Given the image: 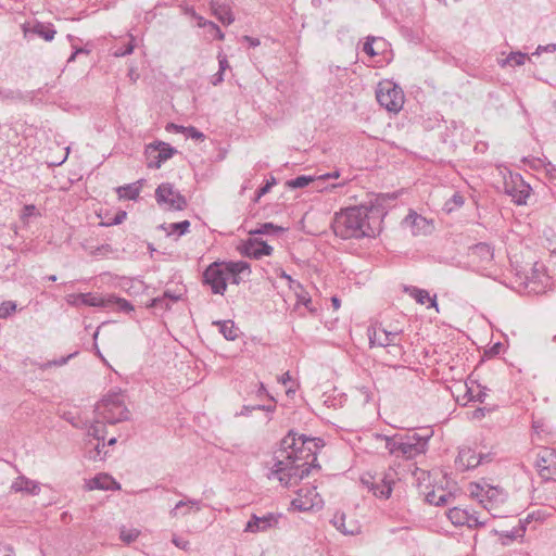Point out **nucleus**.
<instances>
[{
  "label": "nucleus",
  "instance_id": "nucleus-55",
  "mask_svg": "<svg viewBox=\"0 0 556 556\" xmlns=\"http://www.w3.org/2000/svg\"><path fill=\"white\" fill-rule=\"evenodd\" d=\"M134 51V45L131 41H129L125 47L118 48L115 50L114 55L115 56H126Z\"/></svg>",
  "mask_w": 556,
  "mask_h": 556
},
{
  "label": "nucleus",
  "instance_id": "nucleus-41",
  "mask_svg": "<svg viewBox=\"0 0 556 556\" xmlns=\"http://www.w3.org/2000/svg\"><path fill=\"white\" fill-rule=\"evenodd\" d=\"M464 204V198L458 192L454 193L450 200H447L444 204V208L447 212H452L455 208H459Z\"/></svg>",
  "mask_w": 556,
  "mask_h": 556
},
{
  "label": "nucleus",
  "instance_id": "nucleus-13",
  "mask_svg": "<svg viewBox=\"0 0 556 556\" xmlns=\"http://www.w3.org/2000/svg\"><path fill=\"white\" fill-rule=\"evenodd\" d=\"M491 457L490 454H477L472 448L470 447H463L459 450L457 458H456V466L462 470H468L473 469L478 467L480 464H483L485 462H490Z\"/></svg>",
  "mask_w": 556,
  "mask_h": 556
},
{
  "label": "nucleus",
  "instance_id": "nucleus-58",
  "mask_svg": "<svg viewBox=\"0 0 556 556\" xmlns=\"http://www.w3.org/2000/svg\"><path fill=\"white\" fill-rule=\"evenodd\" d=\"M36 206L33 204H27L23 207L22 218L26 219L35 214Z\"/></svg>",
  "mask_w": 556,
  "mask_h": 556
},
{
  "label": "nucleus",
  "instance_id": "nucleus-59",
  "mask_svg": "<svg viewBox=\"0 0 556 556\" xmlns=\"http://www.w3.org/2000/svg\"><path fill=\"white\" fill-rule=\"evenodd\" d=\"M241 40L247 42L250 47H253V48L260 46V43H261L258 38H254V37H251L248 35L242 36Z\"/></svg>",
  "mask_w": 556,
  "mask_h": 556
},
{
  "label": "nucleus",
  "instance_id": "nucleus-61",
  "mask_svg": "<svg viewBox=\"0 0 556 556\" xmlns=\"http://www.w3.org/2000/svg\"><path fill=\"white\" fill-rule=\"evenodd\" d=\"M0 556H14L13 548L10 545L0 544Z\"/></svg>",
  "mask_w": 556,
  "mask_h": 556
},
{
  "label": "nucleus",
  "instance_id": "nucleus-16",
  "mask_svg": "<svg viewBox=\"0 0 556 556\" xmlns=\"http://www.w3.org/2000/svg\"><path fill=\"white\" fill-rule=\"evenodd\" d=\"M271 252L273 248L268 245L265 241L260 240L257 238H250L243 244V254L256 260L265 255H270Z\"/></svg>",
  "mask_w": 556,
  "mask_h": 556
},
{
  "label": "nucleus",
  "instance_id": "nucleus-25",
  "mask_svg": "<svg viewBox=\"0 0 556 556\" xmlns=\"http://www.w3.org/2000/svg\"><path fill=\"white\" fill-rule=\"evenodd\" d=\"M453 500V494L444 489L432 490L426 494V502L435 506H445Z\"/></svg>",
  "mask_w": 556,
  "mask_h": 556
},
{
  "label": "nucleus",
  "instance_id": "nucleus-21",
  "mask_svg": "<svg viewBox=\"0 0 556 556\" xmlns=\"http://www.w3.org/2000/svg\"><path fill=\"white\" fill-rule=\"evenodd\" d=\"M303 490L299 491V496L293 498L291 502V506L299 511H308L315 505V498L318 494L314 490H306V494H302Z\"/></svg>",
  "mask_w": 556,
  "mask_h": 556
},
{
  "label": "nucleus",
  "instance_id": "nucleus-43",
  "mask_svg": "<svg viewBox=\"0 0 556 556\" xmlns=\"http://www.w3.org/2000/svg\"><path fill=\"white\" fill-rule=\"evenodd\" d=\"M485 523L486 520H481L477 513L468 510L467 522H465V526L472 529L484 527Z\"/></svg>",
  "mask_w": 556,
  "mask_h": 556
},
{
  "label": "nucleus",
  "instance_id": "nucleus-28",
  "mask_svg": "<svg viewBox=\"0 0 556 556\" xmlns=\"http://www.w3.org/2000/svg\"><path fill=\"white\" fill-rule=\"evenodd\" d=\"M11 489L15 492H27L29 494H37L39 492V486L35 484L33 481L28 480L25 477H18L11 485Z\"/></svg>",
  "mask_w": 556,
  "mask_h": 556
},
{
  "label": "nucleus",
  "instance_id": "nucleus-33",
  "mask_svg": "<svg viewBox=\"0 0 556 556\" xmlns=\"http://www.w3.org/2000/svg\"><path fill=\"white\" fill-rule=\"evenodd\" d=\"M108 308H115L121 312L129 313L134 311L132 304L127 301L126 299L118 298L115 295L109 296V307Z\"/></svg>",
  "mask_w": 556,
  "mask_h": 556
},
{
  "label": "nucleus",
  "instance_id": "nucleus-2",
  "mask_svg": "<svg viewBox=\"0 0 556 556\" xmlns=\"http://www.w3.org/2000/svg\"><path fill=\"white\" fill-rule=\"evenodd\" d=\"M366 206L348 207L334 215L331 227L334 235L343 240L375 237L377 227L369 219Z\"/></svg>",
  "mask_w": 556,
  "mask_h": 556
},
{
  "label": "nucleus",
  "instance_id": "nucleus-57",
  "mask_svg": "<svg viewBox=\"0 0 556 556\" xmlns=\"http://www.w3.org/2000/svg\"><path fill=\"white\" fill-rule=\"evenodd\" d=\"M217 59H218V65H219L218 72L224 73L227 68H229V63H228L227 56L220 52V53H218Z\"/></svg>",
  "mask_w": 556,
  "mask_h": 556
},
{
  "label": "nucleus",
  "instance_id": "nucleus-50",
  "mask_svg": "<svg viewBox=\"0 0 556 556\" xmlns=\"http://www.w3.org/2000/svg\"><path fill=\"white\" fill-rule=\"evenodd\" d=\"M296 298H298V303H301L303 304L306 308H308L309 311H313L311 308V304H312V299L311 296L308 295V293L306 291H304V289H299V292H296Z\"/></svg>",
  "mask_w": 556,
  "mask_h": 556
},
{
  "label": "nucleus",
  "instance_id": "nucleus-60",
  "mask_svg": "<svg viewBox=\"0 0 556 556\" xmlns=\"http://www.w3.org/2000/svg\"><path fill=\"white\" fill-rule=\"evenodd\" d=\"M425 219L417 215L416 213L414 214H409L406 218H405V222L406 223H410L412 225H418L420 222H424Z\"/></svg>",
  "mask_w": 556,
  "mask_h": 556
},
{
  "label": "nucleus",
  "instance_id": "nucleus-52",
  "mask_svg": "<svg viewBox=\"0 0 556 556\" xmlns=\"http://www.w3.org/2000/svg\"><path fill=\"white\" fill-rule=\"evenodd\" d=\"M113 248L110 244H102L90 251L91 255L106 256L113 253Z\"/></svg>",
  "mask_w": 556,
  "mask_h": 556
},
{
  "label": "nucleus",
  "instance_id": "nucleus-63",
  "mask_svg": "<svg viewBox=\"0 0 556 556\" xmlns=\"http://www.w3.org/2000/svg\"><path fill=\"white\" fill-rule=\"evenodd\" d=\"M223 81H224V73L217 72L216 74L213 75L212 84L214 86H217V85L222 84Z\"/></svg>",
  "mask_w": 556,
  "mask_h": 556
},
{
  "label": "nucleus",
  "instance_id": "nucleus-10",
  "mask_svg": "<svg viewBox=\"0 0 556 556\" xmlns=\"http://www.w3.org/2000/svg\"><path fill=\"white\" fill-rule=\"evenodd\" d=\"M203 283L208 286L214 294L223 295L227 289L224 262L210 264L203 273Z\"/></svg>",
  "mask_w": 556,
  "mask_h": 556
},
{
  "label": "nucleus",
  "instance_id": "nucleus-62",
  "mask_svg": "<svg viewBox=\"0 0 556 556\" xmlns=\"http://www.w3.org/2000/svg\"><path fill=\"white\" fill-rule=\"evenodd\" d=\"M546 477H541L544 481H556V466L548 467V473H545Z\"/></svg>",
  "mask_w": 556,
  "mask_h": 556
},
{
  "label": "nucleus",
  "instance_id": "nucleus-38",
  "mask_svg": "<svg viewBox=\"0 0 556 556\" xmlns=\"http://www.w3.org/2000/svg\"><path fill=\"white\" fill-rule=\"evenodd\" d=\"M283 231L282 227L276 226L273 223H264L255 230H251V235H268L271 232H281Z\"/></svg>",
  "mask_w": 556,
  "mask_h": 556
},
{
  "label": "nucleus",
  "instance_id": "nucleus-14",
  "mask_svg": "<svg viewBox=\"0 0 556 556\" xmlns=\"http://www.w3.org/2000/svg\"><path fill=\"white\" fill-rule=\"evenodd\" d=\"M549 277L545 273V267L541 263H534L529 275L526 276V287L530 292L541 293L545 290Z\"/></svg>",
  "mask_w": 556,
  "mask_h": 556
},
{
  "label": "nucleus",
  "instance_id": "nucleus-23",
  "mask_svg": "<svg viewBox=\"0 0 556 556\" xmlns=\"http://www.w3.org/2000/svg\"><path fill=\"white\" fill-rule=\"evenodd\" d=\"M201 509V501L188 498L186 501H179L175 507L169 511L172 518L178 516H187L191 510L199 511Z\"/></svg>",
  "mask_w": 556,
  "mask_h": 556
},
{
  "label": "nucleus",
  "instance_id": "nucleus-20",
  "mask_svg": "<svg viewBox=\"0 0 556 556\" xmlns=\"http://www.w3.org/2000/svg\"><path fill=\"white\" fill-rule=\"evenodd\" d=\"M530 186L519 177L518 182L514 181L513 186L506 187V192L513 198L514 202L518 205L527 203V199L530 195Z\"/></svg>",
  "mask_w": 556,
  "mask_h": 556
},
{
  "label": "nucleus",
  "instance_id": "nucleus-46",
  "mask_svg": "<svg viewBox=\"0 0 556 556\" xmlns=\"http://www.w3.org/2000/svg\"><path fill=\"white\" fill-rule=\"evenodd\" d=\"M139 534H140V532L137 529L127 530V529L123 528L121 530V539H122V541H124L126 543L134 542L139 536Z\"/></svg>",
  "mask_w": 556,
  "mask_h": 556
},
{
  "label": "nucleus",
  "instance_id": "nucleus-31",
  "mask_svg": "<svg viewBox=\"0 0 556 556\" xmlns=\"http://www.w3.org/2000/svg\"><path fill=\"white\" fill-rule=\"evenodd\" d=\"M467 514L468 509L453 507L447 511V518L455 526H465V522H467Z\"/></svg>",
  "mask_w": 556,
  "mask_h": 556
},
{
  "label": "nucleus",
  "instance_id": "nucleus-44",
  "mask_svg": "<svg viewBox=\"0 0 556 556\" xmlns=\"http://www.w3.org/2000/svg\"><path fill=\"white\" fill-rule=\"evenodd\" d=\"M16 311V303L13 301H2L0 303V318H5Z\"/></svg>",
  "mask_w": 556,
  "mask_h": 556
},
{
  "label": "nucleus",
  "instance_id": "nucleus-49",
  "mask_svg": "<svg viewBox=\"0 0 556 556\" xmlns=\"http://www.w3.org/2000/svg\"><path fill=\"white\" fill-rule=\"evenodd\" d=\"M203 26H206L208 27V33L215 38V39H218V40H223L225 35L224 33L220 30V28L218 27V25H216L215 23L213 22H206L203 24Z\"/></svg>",
  "mask_w": 556,
  "mask_h": 556
},
{
  "label": "nucleus",
  "instance_id": "nucleus-48",
  "mask_svg": "<svg viewBox=\"0 0 556 556\" xmlns=\"http://www.w3.org/2000/svg\"><path fill=\"white\" fill-rule=\"evenodd\" d=\"M21 99V94L17 91L5 89L0 86V101L17 100Z\"/></svg>",
  "mask_w": 556,
  "mask_h": 556
},
{
  "label": "nucleus",
  "instance_id": "nucleus-11",
  "mask_svg": "<svg viewBox=\"0 0 556 556\" xmlns=\"http://www.w3.org/2000/svg\"><path fill=\"white\" fill-rule=\"evenodd\" d=\"M320 439L308 438L304 434H298L293 430H290L288 434L281 440L280 448L276 452L275 456L282 458L288 452H298L304 446H319Z\"/></svg>",
  "mask_w": 556,
  "mask_h": 556
},
{
  "label": "nucleus",
  "instance_id": "nucleus-9",
  "mask_svg": "<svg viewBox=\"0 0 556 556\" xmlns=\"http://www.w3.org/2000/svg\"><path fill=\"white\" fill-rule=\"evenodd\" d=\"M176 152V149H174L169 143L163 141H154L148 144L144 150L147 166L149 168L157 169Z\"/></svg>",
  "mask_w": 556,
  "mask_h": 556
},
{
  "label": "nucleus",
  "instance_id": "nucleus-53",
  "mask_svg": "<svg viewBox=\"0 0 556 556\" xmlns=\"http://www.w3.org/2000/svg\"><path fill=\"white\" fill-rule=\"evenodd\" d=\"M276 184V180L274 177H271L270 180H268L264 186H262L257 192H256V197H255V201H258L263 195H265L267 192H269V190L271 189V187Z\"/></svg>",
  "mask_w": 556,
  "mask_h": 556
},
{
  "label": "nucleus",
  "instance_id": "nucleus-30",
  "mask_svg": "<svg viewBox=\"0 0 556 556\" xmlns=\"http://www.w3.org/2000/svg\"><path fill=\"white\" fill-rule=\"evenodd\" d=\"M219 327L220 333L225 339L233 341L238 337V328L231 320L216 321L214 323Z\"/></svg>",
  "mask_w": 556,
  "mask_h": 556
},
{
  "label": "nucleus",
  "instance_id": "nucleus-40",
  "mask_svg": "<svg viewBox=\"0 0 556 556\" xmlns=\"http://www.w3.org/2000/svg\"><path fill=\"white\" fill-rule=\"evenodd\" d=\"M190 227V222L189 220H182V222H179V223H172L168 225V233L172 235V233H177L178 237L185 235L188 229Z\"/></svg>",
  "mask_w": 556,
  "mask_h": 556
},
{
  "label": "nucleus",
  "instance_id": "nucleus-45",
  "mask_svg": "<svg viewBox=\"0 0 556 556\" xmlns=\"http://www.w3.org/2000/svg\"><path fill=\"white\" fill-rule=\"evenodd\" d=\"M172 127H175L178 131H185L187 132V135L190 137V138H193V139H201L204 137V135L199 131L195 127L193 126H189V127H184V126H176L174 124L170 125Z\"/></svg>",
  "mask_w": 556,
  "mask_h": 556
},
{
  "label": "nucleus",
  "instance_id": "nucleus-17",
  "mask_svg": "<svg viewBox=\"0 0 556 556\" xmlns=\"http://www.w3.org/2000/svg\"><path fill=\"white\" fill-rule=\"evenodd\" d=\"M245 271L250 274V265L247 262H224L226 283L229 281L232 285H239L241 282L240 275Z\"/></svg>",
  "mask_w": 556,
  "mask_h": 556
},
{
  "label": "nucleus",
  "instance_id": "nucleus-4",
  "mask_svg": "<svg viewBox=\"0 0 556 556\" xmlns=\"http://www.w3.org/2000/svg\"><path fill=\"white\" fill-rule=\"evenodd\" d=\"M431 437V430H427L425 434H419L417 432L403 434L397 446L400 447L399 457L413 459L418 455L425 454Z\"/></svg>",
  "mask_w": 556,
  "mask_h": 556
},
{
  "label": "nucleus",
  "instance_id": "nucleus-22",
  "mask_svg": "<svg viewBox=\"0 0 556 556\" xmlns=\"http://www.w3.org/2000/svg\"><path fill=\"white\" fill-rule=\"evenodd\" d=\"M331 523L337 530L345 535H355L359 533V525L354 520H351L349 523H346V517L343 513H337L333 516Z\"/></svg>",
  "mask_w": 556,
  "mask_h": 556
},
{
  "label": "nucleus",
  "instance_id": "nucleus-6",
  "mask_svg": "<svg viewBox=\"0 0 556 556\" xmlns=\"http://www.w3.org/2000/svg\"><path fill=\"white\" fill-rule=\"evenodd\" d=\"M401 329L387 330L381 325L372 326L368 328V338L370 345H378L381 348L394 346L402 352V345L400 343V336L402 334Z\"/></svg>",
  "mask_w": 556,
  "mask_h": 556
},
{
  "label": "nucleus",
  "instance_id": "nucleus-47",
  "mask_svg": "<svg viewBox=\"0 0 556 556\" xmlns=\"http://www.w3.org/2000/svg\"><path fill=\"white\" fill-rule=\"evenodd\" d=\"M104 446H105L104 443L100 444V441H98V443L93 446V448L89 451L88 457L92 460L102 459L103 458L102 453L104 455L106 454V452H103Z\"/></svg>",
  "mask_w": 556,
  "mask_h": 556
},
{
  "label": "nucleus",
  "instance_id": "nucleus-29",
  "mask_svg": "<svg viewBox=\"0 0 556 556\" xmlns=\"http://www.w3.org/2000/svg\"><path fill=\"white\" fill-rule=\"evenodd\" d=\"M406 291L409 292V294L417 301L419 304H426L427 302H430L431 307L437 306V300L434 298H430L429 292L424 289L418 288H407Z\"/></svg>",
  "mask_w": 556,
  "mask_h": 556
},
{
  "label": "nucleus",
  "instance_id": "nucleus-56",
  "mask_svg": "<svg viewBox=\"0 0 556 556\" xmlns=\"http://www.w3.org/2000/svg\"><path fill=\"white\" fill-rule=\"evenodd\" d=\"M172 542L176 547H178L180 549H184V551L189 549V541H187L180 536L174 535L172 539Z\"/></svg>",
  "mask_w": 556,
  "mask_h": 556
},
{
  "label": "nucleus",
  "instance_id": "nucleus-18",
  "mask_svg": "<svg viewBox=\"0 0 556 556\" xmlns=\"http://www.w3.org/2000/svg\"><path fill=\"white\" fill-rule=\"evenodd\" d=\"M88 490H119L121 484L108 473H99L86 483Z\"/></svg>",
  "mask_w": 556,
  "mask_h": 556
},
{
  "label": "nucleus",
  "instance_id": "nucleus-7",
  "mask_svg": "<svg viewBox=\"0 0 556 556\" xmlns=\"http://www.w3.org/2000/svg\"><path fill=\"white\" fill-rule=\"evenodd\" d=\"M395 471H389L378 477H364L362 482L369 491L374 493L376 497L387 500L391 496L393 484L395 482Z\"/></svg>",
  "mask_w": 556,
  "mask_h": 556
},
{
  "label": "nucleus",
  "instance_id": "nucleus-8",
  "mask_svg": "<svg viewBox=\"0 0 556 556\" xmlns=\"http://www.w3.org/2000/svg\"><path fill=\"white\" fill-rule=\"evenodd\" d=\"M155 199L160 205H166L168 210L181 211L187 206L186 198L169 182H163L156 188Z\"/></svg>",
  "mask_w": 556,
  "mask_h": 556
},
{
  "label": "nucleus",
  "instance_id": "nucleus-37",
  "mask_svg": "<svg viewBox=\"0 0 556 556\" xmlns=\"http://www.w3.org/2000/svg\"><path fill=\"white\" fill-rule=\"evenodd\" d=\"M313 181H315L314 177L302 175L287 181V185L292 189H300L308 186Z\"/></svg>",
  "mask_w": 556,
  "mask_h": 556
},
{
  "label": "nucleus",
  "instance_id": "nucleus-35",
  "mask_svg": "<svg viewBox=\"0 0 556 556\" xmlns=\"http://www.w3.org/2000/svg\"><path fill=\"white\" fill-rule=\"evenodd\" d=\"M214 15L224 25H230L235 21V16L229 7L218 5L214 9Z\"/></svg>",
  "mask_w": 556,
  "mask_h": 556
},
{
  "label": "nucleus",
  "instance_id": "nucleus-26",
  "mask_svg": "<svg viewBox=\"0 0 556 556\" xmlns=\"http://www.w3.org/2000/svg\"><path fill=\"white\" fill-rule=\"evenodd\" d=\"M469 255L479 258L482 263H489L493 258V249L490 244L480 242L469 248Z\"/></svg>",
  "mask_w": 556,
  "mask_h": 556
},
{
  "label": "nucleus",
  "instance_id": "nucleus-19",
  "mask_svg": "<svg viewBox=\"0 0 556 556\" xmlns=\"http://www.w3.org/2000/svg\"><path fill=\"white\" fill-rule=\"evenodd\" d=\"M556 466V450L554 448H544L542 450L536 457L535 467L540 475V477H546L545 473H548V467Z\"/></svg>",
  "mask_w": 556,
  "mask_h": 556
},
{
  "label": "nucleus",
  "instance_id": "nucleus-36",
  "mask_svg": "<svg viewBox=\"0 0 556 556\" xmlns=\"http://www.w3.org/2000/svg\"><path fill=\"white\" fill-rule=\"evenodd\" d=\"M88 437L96 439L97 441H103L105 438V426L103 420H97L93 422L87 431Z\"/></svg>",
  "mask_w": 556,
  "mask_h": 556
},
{
  "label": "nucleus",
  "instance_id": "nucleus-64",
  "mask_svg": "<svg viewBox=\"0 0 556 556\" xmlns=\"http://www.w3.org/2000/svg\"><path fill=\"white\" fill-rule=\"evenodd\" d=\"M253 410H256L255 405H244L239 415L249 416Z\"/></svg>",
  "mask_w": 556,
  "mask_h": 556
},
{
  "label": "nucleus",
  "instance_id": "nucleus-15",
  "mask_svg": "<svg viewBox=\"0 0 556 556\" xmlns=\"http://www.w3.org/2000/svg\"><path fill=\"white\" fill-rule=\"evenodd\" d=\"M280 515L268 513L262 517L253 514L244 527V532L258 533L275 528L278 525Z\"/></svg>",
  "mask_w": 556,
  "mask_h": 556
},
{
  "label": "nucleus",
  "instance_id": "nucleus-24",
  "mask_svg": "<svg viewBox=\"0 0 556 556\" xmlns=\"http://www.w3.org/2000/svg\"><path fill=\"white\" fill-rule=\"evenodd\" d=\"M74 304H84L87 306H94V307H109V296H101L93 293H80L77 295L76 301L73 302Z\"/></svg>",
  "mask_w": 556,
  "mask_h": 556
},
{
  "label": "nucleus",
  "instance_id": "nucleus-51",
  "mask_svg": "<svg viewBox=\"0 0 556 556\" xmlns=\"http://www.w3.org/2000/svg\"><path fill=\"white\" fill-rule=\"evenodd\" d=\"M77 353L70 354L67 356H63L59 359L50 361L41 365V368L46 369L51 366H63L65 365L73 356H75Z\"/></svg>",
  "mask_w": 556,
  "mask_h": 556
},
{
  "label": "nucleus",
  "instance_id": "nucleus-32",
  "mask_svg": "<svg viewBox=\"0 0 556 556\" xmlns=\"http://www.w3.org/2000/svg\"><path fill=\"white\" fill-rule=\"evenodd\" d=\"M402 435L403 434H395L393 437H388V435L379 434L378 438L381 440H384V442H386L384 446L391 455L399 457L400 447H397V446L402 440Z\"/></svg>",
  "mask_w": 556,
  "mask_h": 556
},
{
  "label": "nucleus",
  "instance_id": "nucleus-34",
  "mask_svg": "<svg viewBox=\"0 0 556 556\" xmlns=\"http://www.w3.org/2000/svg\"><path fill=\"white\" fill-rule=\"evenodd\" d=\"M31 31L38 35L39 37L43 38L46 41H51L56 34V30L53 28L52 25H46L42 23H37L33 27Z\"/></svg>",
  "mask_w": 556,
  "mask_h": 556
},
{
  "label": "nucleus",
  "instance_id": "nucleus-5",
  "mask_svg": "<svg viewBox=\"0 0 556 556\" xmlns=\"http://www.w3.org/2000/svg\"><path fill=\"white\" fill-rule=\"evenodd\" d=\"M376 98L379 104L389 112H399L404 103L403 90L389 80L378 84Z\"/></svg>",
  "mask_w": 556,
  "mask_h": 556
},
{
  "label": "nucleus",
  "instance_id": "nucleus-12",
  "mask_svg": "<svg viewBox=\"0 0 556 556\" xmlns=\"http://www.w3.org/2000/svg\"><path fill=\"white\" fill-rule=\"evenodd\" d=\"M471 494L479 500L483 508L491 511L498 503H503L505 494L502 490L495 486L488 485L486 488L475 484L471 489Z\"/></svg>",
  "mask_w": 556,
  "mask_h": 556
},
{
  "label": "nucleus",
  "instance_id": "nucleus-3",
  "mask_svg": "<svg viewBox=\"0 0 556 556\" xmlns=\"http://www.w3.org/2000/svg\"><path fill=\"white\" fill-rule=\"evenodd\" d=\"M94 412L104 422L112 425L125 421L129 418V410L121 393L106 395L97 404Z\"/></svg>",
  "mask_w": 556,
  "mask_h": 556
},
{
  "label": "nucleus",
  "instance_id": "nucleus-1",
  "mask_svg": "<svg viewBox=\"0 0 556 556\" xmlns=\"http://www.w3.org/2000/svg\"><path fill=\"white\" fill-rule=\"evenodd\" d=\"M319 446H304L298 452H288L282 458L275 456V464L268 476L275 477L285 485H293L307 477L313 468L319 469L316 464V451Z\"/></svg>",
  "mask_w": 556,
  "mask_h": 556
},
{
  "label": "nucleus",
  "instance_id": "nucleus-39",
  "mask_svg": "<svg viewBox=\"0 0 556 556\" xmlns=\"http://www.w3.org/2000/svg\"><path fill=\"white\" fill-rule=\"evenodd\" d=\"M375 43H381V46H384V42L381 39L376 37H367V40L363 47V51L369 56L378 55L380 52L374 48Z\"/></svg>",
  "mask_w": 556,
  "mask_h": 556
},
{
  "label": "nucleus",
  "instance_id": "nucleus-42",
  "mask_svg": "<svg viewBox=\"0 0 556 556\" xmlns=\"http://www.w3.org/2000/svg\"><path fill=\"white\" fill-rule=\"evenodd\" d=\"M528 58L527 53L522 52H511L504 61V64L509 65H522L526 62V59Z\"/></svg>",
  "mask_w": 556,
  "mask_h": 556
},
{
  "label": "nucleus",
  "instance_id": "nucleus-27",
  "mask_svg": "<svg viewBox=\"0 0 556 556\" xmlns=\"http://www.w3.org/2000/svg\"><path fill=\"white\" fill-rule=\"evenodd\" d=\"M142 187V180L116 188V193L123 200H137Z\"/></svg>",
  "mask_w": 556,
  "mask_h": 556
},
{
  "label": "nucleus",
  "instance_id": "nucleus-54",
  "mask_svg": "<svg viewBox=\"0 0 556 556\" xmlns=\"http://www.w3.org/2000/svg\"><path fill=\"white\" fill-rule=\"evenodd\" d=\"M279 276L285 278L289 282V288L293 290L302 289V285L299 281L292 279L290 275H288L285 270H281Z\"/></svg>",
  "mask_w": 556,
  "mask_h": 556
}]
</instances>
